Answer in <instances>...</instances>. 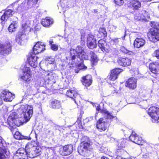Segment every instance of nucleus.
<instances>
[{
	"mask_svg": "<svg viewBox=\"0 0 159 159\" xmlns=\"http://www.w3.org/2000/svg\"><path fill=\"white\" fill-rule=\"evenodd\" d=\"M70 53L72 60H75L76 57L79 58L81 60H87L89 57L84 52V48L80 46H78L76 49L71 48Z\"/></svg>",
	"mask_w": 159,
	"mask_h": 159,
	"instance_id": "obj_1",
	"label": "nucleus"
},
{
	"mask_svg": "<svg viewBox=\"0 0 159 159\" xmlns=\"http://www.w3.org/2000/svg\"><path fill=\"white\" fill-rule=\"evenodd\" d=\"M33 107L31 105H21L18 111L24 116L23 123H26L30 120L33 114Z\"/></svg>",
	"mask_w": 159,
	"mask_h": 159,
	"instance_id": "obj_2",
	"label": "nucleus"
},
{
	"mask_svg": "<svg viewBox=\"0 0 159 159\" xmlns=\"http://www.w3.org/2000/svg\"><path fill=\"white\" fill-rule=\"evenodd\" d=\"M29 27V24L28 22L23 23L22 25V30L17 33L15 38L16 41L19 44H21L22 41L26 36L25 34V30Z\"/></svg>",
	"mask_w": 159,
	"mask_h": 159,
	"instance_id": "obj_3",
	"label": "nucleus"
},
{
	"mask_svg": "<svg viewBox=\"0 0 159 159\" xmlns=\"http://www.w3.org/2000/svg\"><path fill=\"white\" fill-rule=\"evenodd\" d=\"M10 152L7 146L4 145L2 138L0 136V159H6L9 157Z\"/></svg>",
	"mask_w": 159,
	"mask_h": 159,
	"instance_id": "obj_4",
	"label": "nucleus"
},
{
	"mask_svg": "<svg viewBox=\"0 0 159 159\" xmlns=\"http://www.w3.org/2000/svg\"><path fill=\"white\" fill-rule=\"evenodd\" d=\"M148 114L152 119V122L159 119V108L154 106L150 107L148 110Z\"/></svg>",
	"mask_w": 159,
	"mask_h": 159,
	"instance_id": "obj_5",
	"label": "nucleus"
},
{
	"mask_svg": "<svg viewBox=\"0 0 159 159\" xmlns=\"http://www.w3.org/2000/svg\"><path fill=\"white\" fill-rule=\"evenodd\" d=\"M11 45L9 42L3 44L0 43V54L6 55L10 53L11 51Z\"/></svg>",
	"mask_w": 159,
	"mask_h": 159,
	"instance_id": "obj_6",
	"label": "nucleus"
},
{
	"mask_svg": "<svg viewBox=\"0 0 159 159\" xmlns=\"http://www.w3.org/2000/svg\"><path fill=\"white\" fill-rule=\"evenodd\" d=\"M15 95L6 90L2 91L0 94V99L6 102H11L15 98Z\"/></svg>",
	"mask_w": 159,
	"mask_h": 159,
	"instance_id": "obj_7",
	"label": "nucleus"
},
{
	"mask_svg": "<svg viewBox=\"0 0 159 159\" xmlns=\"http://www.w3.org/2000/svg\"><path fill=\"white\" fill-rule=\"evenodd\" d=\"M21 78L25 82H29L31 81L32 80V76L29 67H24L23 69V74Z\"/></svg>",
	"mask_w": 159,
	"mask_h": 159,
	"instance_id": "obj_8",
	"label": "nucleus"
},
{
	"mask_svg": "<svg viewBox=\"0 0 159 159\" xmlns=\"http://www.w3.org/2000/svg\"><path fill=\"white\" fill-rule=\"evenodd\" d=\"M26 151L20 148L13 154V159H27Z\"/></svg>",
	"mask_w": 159,
	"mask_h": 159,
	"instance_id": "obj_9",
	"label": "nucleus"
},
{
	"mask_svg": "<svg viewBox=\"0 0 159 159\" xmlns=\"http://www.w3.org/2000/svg\"><path fill=\"white\" fill-rule=\"evenodd\" d=\"M90 144L87 142H82L78 148V151L79 154L82 156H85L88 151V148L89 147Z\"/></svg>",
	"mask_w": 159,
	"mask_h": 159,
	"instance_id": "obj_10",
	"label": "nucleus"
},
{
	"mask_svg": "<svg viewBox=\"0 0 159 159\" xmlns=\"http://www.w3.org/2000/svg\"><path fill=\"white\" fill-rule=\"evenodd\" d=\"M41 149L39 147L34 148L30 151H26V155L27 157L33 158L40 154Z\"/></svg>",
	"mask_w": 159,
	"mask_h": 159,
	"instance_id": "obj_11",
	"label": "nucleus"
},
{
	"mask_svg": "<svg viewBox=\"0 0 159 159\" xmlns=\"http://www.w3.org/2000/svg\"><path fill=\"white\" fill-rule=\"evenodd\" d=\"M14 13V11L12 10L8 9L6 10L0 18V22L2 25L4 24V22H6L8 19L12 16Z\"/></svg>",
	"mask_w": 159,
	"mask_h": 159,
	"instance_id": "obj_12",
	"label": "nucleus"
},
{
	"mask_svg": "<svg viewBox=\"0 0 159 159\" xmlns=\"http://www.w3.org/2000/svg\"><path fill=\"white\" fill-rule=\"evenodd\" d=\"M107 121L106 119L101 118L99 119L97 123L96 126L100 132L104 131L107 129L106 123Z\"/></svg>",
	"mask_w": 159,
	"mask_h": 159,
	"instance_id": "obj_13",
	"label": "nucleus"
},
{
	"mask_svg": "<svg viewBox=\"0 0 159 159\" xmlns=\"http://www.w3.org/2000/svg\"><path fill=\"white\" fill-rule=\"evenodd\" d=\"M129 138L131 141L139 145H143V143L142 137L138 136L135 132H132Z\"/></svg>",
	"mask_w": 159,
	"mask_h": 159,
	"instance_id": "obj_14",
	"label": "nucleus"
},
{
	"mask_svg": "<svg viewBox=\"0 0 159 159\" xmlns=\"http://www.w3.org/2000/svg\"><path fill=\"white\" fill-rule=\"evenodd\" d=\"M66 95L73 99L75 103H76V102L79 101L80 98V95L76 91L74 90H68L66 92Z\"/></svg>",
	"mask_w": 159,
	"mask_h": 159,
	"instance_id": "obj_15",
	"label": "nucleus"
},
{
	"mask_svg": "<svg viewBox=\"0 0 159 159\" xmlns=\"http://www.w3.org/2000/svg\"><path fill=\"white\" fill-rule=\"evenodd\" d=\"M45 45L43 43L39 42H37L33 48V52L34 54H38L42 52L45 49Z\"/></svg>",
	"mask_w": 159,
	"mask_h": 159,
	"instance_id": "obj_16",
	"label": "nucleus"
},
{
	"mask_svg": "<svg viewBox=\"0 0 159 159\" xmlns=\"http://www.w3.org/2000/svg\"><path fill=\"white\" fill-rule=\"evenodd\" d=\"M87 45L89 48L93 49L96 48V40L94 36L91 34H88L87 37Z\"/></svg>",
	"mask_w": 159,
	"mask_h": 159,
	"instance_id": "obj_17",
	"label": "nucleus"
},
{
	"mask_svg": "<svg viewBox=\"0 0 159 159\" xmlns=\"http://www.w3.org/2000/svg\"><path fill=\"white\" fill-rule=\"evenodd\" d=\"M122 71V70L119 68H116L112 70L109 77L110 80L114 81L116 79L120 73Z\"/></svg>",
	"mask_w": 159,
	"mask_h": 159,
	"instance_id": "obj_18",
	"label": "nucleus"
},
{
	"mask_svg": "<svg viewBox=\"0 0 159 159\" xmlns=\"http://www.w3.org/2000/svg\"><path fill=\"white\" fill-rule=\"evenodd\" d=\"M73 151V146L69 144L65 145L62 147V150L61 153L63 156H67L71 154Z\"/></svg>",
	"mask_w": 159,
	"mask_h": 159,
	"instance_id": "obj_19",
	"label": "nucleus"
},
{
	"mask_svg": "<svg viewBox=\"0 0 159 159\" xmlns=\"http://www.w3.org/2000/svg\"><path fill=\"white\" fill-rule=\"evenodd\" d=\"M38 58L35 54H30L28 58V60L30 66L34 68L36 67L38 64L37 59Z\"/></svg>",
	"mask_w": 159,
	"mask_h": 159,
	"instance_id": "obj_20",
	"label": "nucleus"
},
{
	"mask_svg": "<svg viewBox=\"0 0 159 159\" xmlns=\"http://www.w3.org/2000/svg\"><path fill=\"white\" fill-rule=\"evenodd\" d=\"M136 80L134 78H131L128 79L126 81V86L132 89H134L137 86Z\"/></svg>",
	"mask_w": 159,
	"mask_h": 159,
	"instance_id": "obj_21",
	"label": "nucleus"
},
{
	"mask_svg": "<svg viewBox=\"0 0 159 159\" xmlns=\"http://www.w3.org/2000/svg\"><path fill=\"white\" fill-rule=\"evenodd\" d=\"M117 61L120 65L124 66H129L131 62V60L128 58H119Z\"/></svg>",
	"mask_w": 159,
	"mask_h": 159,
	"instance_id": "obj_22",
	"label": "nucleus"
},
{
	"mask_svg": "<svg viewBox=\"0 0 159 159\" xmlns=\"http://www.w3.org/2000/svg\"><path fill=\"white\" fill-rule=\"evenodd\" d=\"M82 82L83 84L85 86H90L92 83V78L90 75H87L82 78Z\"/></svg>",
	"mask_w": 159,
	"mask_h": 159,
	"instance_id": "obj_23",
	"label": "nucleus"
},
{
	"mask_svg": "<svg viewBox=\"0 0 159 159\" xmlns=\"http://www.w3.org/2000/svg\"><path fill=\"white\" fill-rule=\"evenodd\" d=\"M128 4L129 7H132L134 9L138 10L141 6V4L139 1L137 0H131Z\"/></svg>",
	"mask_w": 159,
	"mask_h": 159,
	"instance_id": "obj_24",
	"label": "nucleus"
},
{
	"mask_svg": "<svg viewBox=\"0 0 159 159\" xmlns=\"http://www.w3.org/2000/svg\"><path fill=\"white\" fill-rule=\"evenodd\" d=\"M53 23V20L49 17H47L44 19H43L41 22L43 26L46 27H49Z\"/></svg>",
	"mask_w": 159,
	"mask_h": 159,
	"instance_id": "obj_25",
	"label": "nucleus"
},
{
	"mask_svg": "<svg viewBox=\"0 0 159 159\" xmlns=\"http://www.w3.org/2000/svg\"><path fill=\"white\" fill-rule=\"evenodd\" d=\"M145 43V40L143 39L137 38L134 42V47L136 48H139L143 46Z\"/></svg>",
	"mask_w": 159,
	"mask_h": 159,
	"instance_id": "obj_26",
	"label": "nucleus"
},
{
	"mask_svg": "<svg viewBox=\"0 0 159 159\" xmlns=\"http://www.w3.org/2000/svg\"><path fill=\"white\" fill-rule=\"evenodd\" d=\"M70 2H68L66 0H61V5L64 12L72 7V5L70 4Z\"/></svg>",
	"mask_w": 159,
	"mask_h": 159,
	"instance_id": "obj_27",
	"label": "nucleus"
},
{
	"mask_svg": "<svg viewBox=\"0 0 159 159\" xmlns=\"http://www.w3.org/2000/svg\"><path fill=\"white\" fill-rule=\"evenodd\" d=\"M149 69L153 73L156 74L159 70V64L157 62L151 63L149 66Z\"/></svg>",
	"mask_w": 159,
	"mask_h": 159,
	"instance_id": "obj_28",
	"label": "nucleus"
},
{
	"mask_svg": "<svg viewBox=\"0 0 159 159\" xmlns=\"http://www.w3.org/2000/svg\"><path fill=\"white\" fill-rule=\"evenodd\" d=\"M10 123H12L13 125H8L9 127H10V129L11 131L12 130V129L16 128V126H19L21 125L22 124V123L21 121V120L17 118L15 119V120H13V121H10Z\"/></svg>",
	"mask_w": 159,
	"mask_h": 159,
	"instance_id": "obj_29",
	"label": "nucleus"
},
{
	"mask_svg": "<svg viewBox=\"0 0 159 159\" xmlns=\"http://www.w3.org/2000/svg\"><path fill=\"white\" fill-rule=\"evenodd\" d=\"M148 39L150 41L153 42L159 40V33L155 31H153L151 35H148Z\"/></svg>",
	"mask_w": 159,
	"mask_h": 159,
	"instance_id": "obj_30",
	"label": "nucleus"
},
{
	"mask_svg": "<svg viewBox=\"0 0 159 159\" xmlns=\"http://www.w3.org/2000/svg\"><path fill=\"white\" fill-rule=\"evenodd\" d=\"M18 27V20L13 21L8 28V30L9 32H12L16 30Z\"/></svg>",
	"mask_w": 159,
	"mask_h": 159,
	"instance_id": "obj_31",
	"label": "nucleus"
},
{
	"mask_svg": "<svg viewBox=\"0 0 159 159\" xmlns=\"http://www.w3.org/2000/svg\"><path fill=\"white\" fill-rule=\"evenodd\" d=\"M17 118L16 112L14 111L11 112V113L9 116L7 120V123L8 125H13V124L10 123V121H13V120Z\"/></svg>",
	"mask_w": 159,
	"mask_h": 159,
	"instance_id": "obj_32",
	"label": "nucleus"
},
{
	"mask_svg": "<svg viewBox=\"0 0 159 159\" xmlns=\"http://www.w3.org/2000/svg\"><path fill=\"white\" fill-rule=\"evenodd\" d=\"M38 143L36 141H32L28 143L26 145V148L27 149H30L31 150V149L34 148H36L37 147H39L38 146Z\"/></svg>",
	"mask_w": 159,
	"mask_h": 159,
	"instance_id": "obj_33",
	"label": "nucleus"
},
{
	"mask_svg": "<svg viewBox=\"0 0 159 159\" xmlns=\"http://www.w3.org/2000/svg\"><path fill=\"white\" fill-rule=\"evenodd\" d=\"M151 26L153 28L151 30L150 34H148V36L152 34V33L153 31H155L157 33H159V23L153 22L151 23Z\"/></svg>",
	"mask_w": 159,
	"mask_h": 159,
	"instance_id": "obj_34",
	"label": "nucleus"
},
{
	"mask_svg": "<svg viewBox=\"0 0 159 159\" xmlns=\"http://www.w3.org/2000/svg\"><path fill=\"white\" fill-rule=\"evenodd\" d=\"M28 8H29L27 7L26 1H24L17 8L16 11L18 13L21 12Z\"/></svg>",
	"mask_w": 159,
	"mask_h": 159,
	"instance_id": "obj_35",
	"label": "nucleus"
},
{
	"mask_svg": "<svg viewBox=\"0 0 159 159\" xmlns=\"http://www.w3.org/2000/svg\"><path fill=\"white\" fill-rule=\"evenodd\" d=\"M51 107L53 109H59L61 107L60 102L57 100L52 101L50 104Z\"/></svg>",
	"mask_w": 159,
	"mask_h": 159,
	"instance_id": "obj_36",
	"label": "nucleus"
},
{
	"mask_svg": "<svg viewBox=\"0 0 159 159\" xmlns=\"http://www.w3.org/2000/svg\"><path fill=\"white\" fill-rule=\"evenodd\" d=\"M106 44V42L103 40L101 39L98 42V45L101 50L104 52H107L108 49L105 47V45Z\"/></svg>",
	"mask_w": 159,
	"mask_h": 159,
	"instance_id": "obj_37",
	"label": "nucleus"
},
{
	"mask_svg": "<svg viewBox=\"0 0 159 159\" xmlns=\"http://www.w3.org/2000/svg\"><path fill=\"white\" fill-rule=\"evenodd\" d=\"M38 0H26V4H27V7L30 8L34 5L37 3Z\"/></svg>",
	"mask_w": 159,
	"mask_h": 159,
	"instance_id": "obj_38",
	"label": "nucleus"
},
{
	"mask_svg": "<svg viewBox=\"0 0 159 159\" xmlns=\"http://www.w3.org/2000/svg\"><path fill=\"white\" fill-rule=\"evenodd\" d=\"M102 112L104 114L106 119L111 120L115 117V116H113L111 113L107 110H103L102 111Z\"/></svg>",
	"mask_w": 159,
	"mask_h": 159,
	"instance_id": "obj_39",
	"label": "nucleus"
},
{
	"mask_svg": "<svg viewBox=\"0 0 159 159\" xmlns=\"http://www.w3.org/2000/svg\"><path fill=\"white\" fill-rule=\"evenodd\" d=\"M120 50L121 51L125 54H128L129 55H133L135 54L134 53L130 51H129L124 46H121Z\"/></svg>",
	"mask_w": 159,
	"mask_h": 159,
	"instance_id": "obj_40",
	"label": "nucleus"
},
{
	"mask_svg": "<svg viewBox=\"0 0 159 159\" xmlns=\"http://www.w3.org/2000/svg\"><path fill=\"white\" fill-rule=\"evenodd\" d=\"M90 54L91 55V58L92 64L94 65L98 61L97 56L93 52H90Z\"/></svg>",
	"mask_w": 159,
	"mask_h": 159,
	"instance_id": "obj_41",
	"label": "nucleus"
},
{
	"mask_svg": "<svg viewBox=\"0 0 159 159\" xmlns=\"http://www.w3.org/2000/svg\"><path fill=\"white\" fill-rule=\"evenodd\" d=\"M126 140L125 139H122L118 141L117 146L121 148H124L125 147Z\"/></svg>",
	"mask_w": 159,
	"mask_h": 159,
	"instance_id": "obj_42",
	"label": "nucleus"
},
{
	"mask_svg": "<svg viewBox=\"0 0 159 159\" xmlns=\"http://www.w3.org/2000/svg\"><path fill=\"white\" fill-rule=\"evenodd\" d=\"M99 33L102 36L106 37L107 35V33L104 29L101 28L99 30Z\"/></svg>",
	"mask_w": 159,
	"mask_h": 159,
	"instance_id": "obj_43",
	"label": "nucleus"
},
{
	"mask_svg": "<svg viewBox=\"0 0 159 159\" xmlns=\"http://www.w3.org/2000/svg\"><path fill=\"white\" fill-rule=\"evenodd\" d=\"M114 1L116 5L119 6L122 5L124 2L123 0H114Z\"/></svg>",
	"mask_w": 159,
	"mask_h": 159,
	"instance_id": "obj_44",
	"label": "nucleus"
},
{
	"mask_svg": "<svg viewBox=\"0 0 159 159\" xmlns=\"http://www.w3.org/2000/svg\"><path fill=\"white\" fill-rule=\"evenodd\" d=\"M51 47L52 50L55 51H57L58 48V46L55 44H52Z\"/></svg>",
	"mask_w": 159,
	"mask_h": 159,
	"instance_id": "obj_45",
	"label": "nucleus"
},
{
	"mask_svg": "<svg viewBox=\"0 0 159 159\" xmlns=\"http://www.w3.org/2000/svg\"><path fill=\"white\" fill-rule=\"evenodd\" d=\"M20 134L18 131L15 132L14 135V137L16 139H19L20 138Z\"/></svg>",
	"mask_w": 159,
	"mask_h": 159,
	"instance_id": "obj_46",
	"label": "nucleus"
},
{
	"mask_svg": "<svg viewBox=\"0 0 159 159\" xmlns=\"http://www.w3.org/2000/svg\"><path fill=\"white\" fill-rule=\"evenodd\" d=\"M154 55L157 58L159 59V49L155 51Z\"/></svg>",
	"mask_w": 159,
	"mask_h": 159,
	"instance_id": "obj_47",
	"label": "nucleus"
},
{
	"mask_svg": "<svg viewBox=\"0 0 159 159\" xmlns=\"http://www.w3.org/2000/svg\"><path fill=\"white\" fill-rule=\"evenodd\" d=\"M54 61V59L53 58H49L48 60V63H49L50 64H52L53 63Z\"/></svg>",
	"mask_w": 159,
	"mask_h": 159,
	"instance_id": "obj_48",
	"label": "nucleus"
},
{
	"mask_svg": "<svg viewBox=\"0 0 159 159\" xmlns=\"http://www.w3.org/2000/svg\"><path fill=\"white\" fill-rule=\"evenodd\" d=\"M120 39V38H116V39H112V41H113V42H114L117 43L119 42V39Z\"/></svg>",
	"mask_w": 159,
	"mask_h": 159,
	"instance_id": "obj_49",
	"label": "nucleus"
},
{
	"mask_svg": "<svg viewBox=\"0 0 159 159\" xmlns=\"http://www.w3.org/2000/svg\"><path fill=\"white\" fill-rule=\"evenodd\" d=\"M47 134L52 135H53V133L52 131L50 130H48L46 133Z\"/></svg>",
	"mask_w": 159,
	"mask_h": 159,
	"instance_id": "obj_50",
	"label": "nucleus"
},
{
	"mask_svg": "<svg viewBox=\"0 0 159 159\" xmlns=\"http://www.w3.org/2000/svg\"><path fill=\"white\" fill-rule=\"evenodd\" d=\"M81 116L80 117H79L77 120L76 122H77L79 124H81Z\"/></svg>",
	"mask_w": 159,
	"mask_h": 159,
	"instance_id": "obj_51",
	"label": "nucleus"
},
{
	"mask_svg": "<svg viewBox=\"0 0 159 159\" xmlns=\"http://www.w3.org/2000/svg\"><path fill=\"white\" fill-rule=\"evenodd\" d=\"M137 15L136 14V15H135L134 18L135 19L137 20H140L141 19V17L140 16H137Z\"/></svg>",
	"mask_w": 159,
	"mask_h": 159,
	"instance_id": "obj_52",
	"label": "nucleus"
},
{
	"mask_svg": "<svg viewBox=\"0 0 159 159\" xmlns=\"http://www.w3.org/2000/svg\"><path fill=\"white\" fill-rule=\"evenodd\" d=\"M40 29V27L38 25H37V26H35V27H34V29L35 30H39Z\"/></svg>",
	"mask_w": 159,
	"mask_h": 159,
	"instance_id": "obj_53",
	"label": "nucleus"
},
{
	"mask_svg": "<svg viewBox=\"0 0 159 159\" xmlns=\"http://www.w3.org/2000/svg\"><path fill=\"white\" fill-rule=\"evenodd\" d=\"M55 128L56 129H58L60 131V129L61 128V126L58 125H56L55 126Z\"/></svg>",
	"mask_w": 159,
	"mask_h": 159,
	"instance_id": "obj_54",
	"label": "nucleus"
},
{
	"mask_svg": "<svg viewBox=\"0 0 159 159\" xmlns=\"http://www.w3.org/2000/svg\"><path fill=\"white\" fill-rule=\"evenodd\" d=\"M62 38H63V39H64L65 40V41L66 42H67V43L68 42H69V40L68 39H67L66 37H61Z\"/></svg>",
	"mask_w": 159,
	"mask_h": 159,
	"instance_id": "obj_55",
	"label": "nucleus"
},
{
	"mask_svg": "<svg viewBox=\"0 0 159 159\" xmlns=\"http://www.w3.org/2000/svg\"><path fill=\"white\" fill-rule=\"evenodd\" d=\"M116 159H123L121 156H117L116 157Z\"/></svg>",
	"mask_w": 159,
	"mask_h": 159,
	"instance_id": "obj_56",
	"label": "nucleus"
},
{
	"mask_svg": "<svg viewBox=\"0 0 159 159\" xmlns=\"http://www.w3.org/2000/svg\"><path fill=\"white\" fill-rule=\"evenodd\" d=\"M53 43V42L52 40H50L49 41V43L50 45L51 46L52 44V43Z\"/></svg>",
	"mask_w": 159,
	"mask_h": 159,
	"instance_id": "obj_57",
	"label": "nucleus"
},
{
	"mask_svg": "<svg viewBox=\"0 0 159 159\" xmlns=\"http://www.w3.org/2000/svg\"><path fill=\"white\" fill-rule=\"evenodd\" d=\"M87 67L85 66H84V65H83L82 66V69H87Z\"/></svg>",
	"mask_w": 159,
	"mask_h": 159,
	"instance_id": "obj_58",
	"label": "nucleus"
},
{
	"mask_svg": "<svg viewBox=\"0 0 159 159\" xmlns=\"http://www.w3.org/2000/svg\"><path fill=\"white\" fill-rule=\"evenodd\" d=\"M84 34H82L81 35V39H82V40H84L83 39L84 38Z\"/></svg>",
	"mask_w": 159,
	"mask_h": 159,
	"instance_id": "obj_59",
	"label": "nucleus"
},
{
	"mask_svg": "<svg viewBox=\"0 0 159 159\" xmlns=\"http://www.w3.org/2000/svg\"><path fill=\"white\" fill-rule=\"evenodd\" d=\"M112 28L113 30H116V27L115 26H112Z\"/></svg>",
	"mask_w": 159,
	"mask_h": 159,
	"instance_id": "obj_60",
	"label": "nucleus"
},
{
	"mask_svg": "<svg viewBox=\"0 0 159 159\" xmlns=\"http://www.w3.org/2000/svg\"><path fill=\"white\" fill-rule=\"evenodd\" d=\"M101 159H109L107 157H101Z\"/></svg>",
	"mask_w": 159,
	"mask_h": 159,
	"instance_id": "obj_61",
	"label": "nucleus"
},
{
	"mask_svg": "<svg viewBox=\"0 0 159 159\" xmlns=\"http://www.w3.org/2000/svg\"><path fill=\"white\" fill-rule=\"evenodd\" d=\"M96 109L98 111H99L100 109L99 108V106H98L96 108Z\"/></svg>",
	"mask_w": 159,
	"mask_h": 159,
	"instance_id": "obj_62",
	"label": "nucleus"
},
{
	"mask_svg": "<svg viewBox=\"0 0 159 159\" xmlns=\"http://www.w3.org/2000/svg\"><path fill=\"white\" fill-rule=\"evenodd\" d=\"M152 0H142L143 2H148L149 1H151Z\"/></svg>",
	"mask_w": 159,
	"mask_h": 159,
	"instance_id": "obj_63",
	"label": "nucleus"
},
{
	"mask_svg": "<svg viewBox=\"0 0 159 159\" xmlns=\"http://www.w3.org/2000/svg\"><path fill=\"white\" fill-rule=\"evenodd\" d=\"M123 159H132V158H123Z\"/></svg>",
	"mask_w": 159,
	"mask_h": 159,
	"instance_id": "obj_64",
	"label": "nucleus"
}]
</instances>
